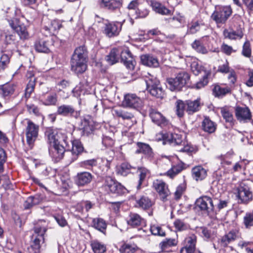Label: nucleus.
I'll use <instances>...</instances> for the list:
<instances>
[{
  "label": "nucleus",
  "mask_w": 253,
  "mask_h": 253,
  "mask_svg": "<svg viewBox=\"0 0 253 253\" xmlns=\"http://www.w3.org/2000/svg\"><path fill=\"white\" fill-rule=\"evenodd\" d=\"M142 63L148 67L157 68L159 66L158 58L152 55L144 54L140 57Z\"/></svg>",
  "instance_id": "nucleus-25"
},
{
  "label": "nucleus",
  "mask_w": 253,
  "mask_h": 253,
  "mask_svg": "<svg viewBox=\"0 0 253 253\" xmlns=\"http://www.w3.org/2000/svg\"><path fill=\"white\" fill-rule=\"evenodd\" d=\"M104 187L108 192L121 195L125 193L126 189L120 183L116 181L111 177H106Z\"/></svg>",
  "instance_id": "nucleus-12"
},
{
  "label": "nucleus",
  "mask_w": 253,
  "mask_h": 253,
  "mask_svg": "<svg viewBox=\"0 0 253 253\" xmlns=\"http://www.w3.org/2000/svg\"><path fill=\"white\" fill-rule=\"evenodd\" d=\"M244 223L246 228L253 226V213H247L244 217Z\"/></svg>",
  "instance_id": "nucleus-59"
},
{
  "label": "nucleus",
  "mask_w": 253,
  "mask_h": 253,
  "mask_svg": "<svg viewBox=\"0 0 253 253\" xmlns=\"http://www.w3.org/2000/svg\"><path fill=\"white\" fill-rule=\"evenodd\" d=\"M139 207L143 209H148L152 207L153 202L148 197L143 196L138 201Z\"/></svg>",
  "instance_id": "nucleus-49"
},
{
  "label": "nucleus",
  "mask_w": 253,
  "mask_h": 253,
  "mask_svg": "<svg viewBox=\"0 0 253 253\" xmlns=\"http://www.w3.org/2000/svg\"><path fill=\"white\" fill-rule=\"evenodd\" d=\"M48 146L64 143L66 148L69 149L70 147L67 143V136L58 131L56 129L48 128L45 132Z\"/></svg>",
  "instance_id": "nucleus-3"
},
{
  "label": "nucleus",
  "mask_w": 253,
  "mask_h": 253,
  "mask_svg": "<svg viewBox=\"0 0 253 253\" xmlns=\"http://www.w3.org/2000/svg\"><path fill=\"white\" fill-rule=\"evenodd\" d=\"M61 22L58 20H52L48 26H45L42 29L46 36L53 35L61 27Z\"/></svg>",
  "instance_id": "nucleus-26"
},
{
  "label": "nucleus",
  "mask_w": 253,
  "mask_h": 253,
  "mask_svg": "<svg viewBox=\"0 0 253 253\" xmlns=\"http://www.w3.org/2000/svg\"><path fill=\"white\" fill-rule=\"evenodd\" d=\"M186 109V103L181 100L176 102V114L179 117H181L184 115V112Z\"/></svg>",
  "instance_id": "nucleus-54"
},
{
  "label": "nucleus",
  "mask_w": 253,
  "mask_h": 253,
  "mask_svg": "<svg viewBox=\"0 0 253 253\" xmlns=\"http://www.w3.org/2000/svg\"><path fill=\"white\" fill-rule=\"evenodd\" d=\"M82 129L84 134H88L91 133L94 129V123L90 119H84L82 122Z\"/></svg>",
  "instance_id": "nucleus-39"
},
{
  "label": "nucleus",
  "mask_w": 253,
  "mask_h": 253,
  "mask_svg": "<svg viewBox=\"0 0 253 253\" xmlns=\"http://www.w3.org/2000/svg\"><path fill=\"white\" fill-rule=\"evenodd\" d=\"M213 91L215 96H220L225 95L227 93L229 92V89L226 87L222 88L217 85L214 87Z\"/></svg>",
  "instance_id": "nucleus-60"
},
{
  "label": "nucleus",
  "mask_w": 253,
  "mask_h": 253,
  "mask_svg": "<svg viewBox=\"0 0 253 253\" xmlns=\"http://www.w3.org/2000/svg\"><path fill=\"white\" fill-rule=\"evenodd\" d=\"M232 13V10L230 5H217L211 17L217 24H223L226 22Z\"/></svg>",
  "instance_id": "nucleus-6"
},
{
  "label": "nucleus",
  "mask_w": 253,
  "mask_h": 253,
  "mask_svg": "<svg viewBox=\"0 0 253 253\" xmlns=\"http://www.w3.org/2000/svg\"><path fill=\"white\" fill-rule=\"evenodd\" d=\"M155 140L158 142L162 141L164 145L169 144L173 146L180 144L182 142L181 134L163 132L157 133L155 136Z\"/></svg>",
  "instance_id": "nucleus-8"
},
{
  "label": "nucleus",
  "mask_w": 253,
  "mask_h": 253,
  "mask_svg": "<svg viewBox=\"0 0 253 253\" xmlns=\"http://www.w3.org/2000/svg\"><path fill=\"white\" fill-rule=\"evenodd\" d=\"M191 69L192 72L195 75H199V73L202 71L205 73V71H209V70L205 69L202 66L200 65L198 60L196 58L192 59V60L191 63Z\"/></svg>",
  "instance_id": "nucleus-46"
},
{
  "label": "nucleus",
  "mask_w": 253,
  "mask_h": 253,
  "mask_svg": "<svg viewBox=\"0 0 253 253\" xmlns=\"http://www.w3.org/2000/svg\"><path fill=\"white\" fill-rule=\"evenodd\" d=\"M192 48L197 52L202 54H207L208 49L204 46L203 43L200 40H195L192 43Z\"/></svg>",
  "instance_id": "nucleus-48"
},
{
  "label": "nucleus",
  "mask_w": 253,
  "mask_h": 253,
  "mask_svg": "<svg viewBox=\"0 0 253 253\" xmlns=\"http://www.w3.org/2000/svg\"><path fill=\"white\" fill-rule=\"evenodd\" d=\"M92 179V174L88 172L78 173L77 175V183L80 186H84L89 183Z\"/></svg>",
  "instance_id": "nucleus-28"
},
{
  "label": "nucleus",
  "mask_w": 253,
  "mask_h": 253,
  "mask_svg": "<svg viewBox=\"0 0 253 253\" xmlns=\"http://www.w3.org/2000/svg\"><path fill=\"white\" fill-rule=\"evenodd\" d=\"M186 188V185L184 183L179 185L176 188V190L174 193V197L176 199H179L181 198L184 191Z\"/></svg>",
  "instance_id": "nucleus-64"
},
{
  "label": "nucleus",
  "mask_w": 253,
  "mask_h": 253,
  "mask_svg": "<svg viewBox=\"0 0 253 253\" xmlns=\"http://www.w3.org/2000/svg\"><path fill=\"white\" fill-rule=\"evenodd\" d=\"M177 244V240L175 239H166L159 244V247L163 252H169V248L175 246Z\"/></svg>",
  "instance_id": "nucleus-38"
},
{
  "label": "nucleus",
  "mask_w": 253,
  "mask_h": 253,
  "mask_svg": "<svg viewBox=\"0 0 253 253\" xmlns=\"http://www.w3.org/2000/svg\"><path fill=\"white\" fill-rule=\"evenodd\" d=\"M198 232L205 240H212L215 237L216 231L211 228L200 227Z\"/></svg>",
  "instance_id": "nucleus-30"
},
{
  "label": "nucleus",
  "mask_w": 253,
  "mask_h": 253,
  "mask_svg": "<svg viewBox=\"0 0 253 253\" xmlns=\"http://www.w3.org/2000/svg\"><path fill=\"white\" fill-rule=\"evenodd\" d=\"M10 62V57L6 54H3L0 59V72L3 71Z\"/></svg>",
  "instance_id": "nucleus-56"
},
{
  "label": "nucleus",
  "mask_w": 253,
  "mask_h": 253,
  "mask_svg": "<svg viewBox=\"0 0 253 253\" xmlns=\"http://www.w3.org/2000/svg\"><path fill=\"white\" fill-rule=\"evenodd\" d=\"M202 127L205 131L211 133L215 130V125L209 118L206 117L202 122Z\"/></svg>",
  "instance_id": "nucleus-40"
},
{
  "label": "nucleus",
  "mask_w": 253,
  "mask_h": 253,
  "mask_svg": "<svg viewBox=\"0 0 253 253\" xmlns=\"http://www.w3.org/2000/svg\"><path fill=\"white\" fill-rule=\"evenodd\" d=\"M127 224L133 227H144L146 225V221L139 214L135 213H130L127 220Z\"/></svg>",
  "instance_id": "nucleus-23"
},
{
  "label": "nucleus",
  "mask_w": 253,
  "mask_h": 253,
  "mask_svg": "<svg viewBox=\"0 0 253 253\" xmlns=\"http://www.w3.org/2000/svg\"><path fill=\"white\" fill-rule=\"evenodd\" d=\"M151 6L153 10L159 14L162 15H169L170 14V11L159 2L152 1L151 2Z\"/></svg>",
  "instance_id": "nucleus-36"
},
{
  "label": "nucleus",
  "mask_w": 253,
  "mask_h": 253,
  "mask_svg": "<svg viewBox=\"0 0 253 253\" xmlns=\"http://www.w3.org/2000/svg\"><path fill=\"white\" fill-rule=\"evenodd\" d=\"M133 169H135V168L132 167L130 164L127 163H123L119 169L118 172L120 173L122 175H125L127 172V170Z\"/></svg>",
  "instance_id": "nucleus-63"
},
{
  "label": "nucleus",
  "mask_w": 253,
  "mask_h": 253,
  "mask_svg": "<svg viewBox=\"0 0 253 253\" xmlns=\"http://www.w3.org/2000/svg\"><path fill=\"white\" fill-rule=\"evenodd\" d=\"M195 204L201 210L206 211L211 217L214 216L213 202L210 197L203 196L198 198L196 200Z\"/></svg>",
  "instance_id": "nucleus-10"
},
{
  "label": "nucleus",
  "mask_w": 253,
  "mask_h": 253,
  "mask_svg": "<svg viewBox=\"0 0 253 253\" xmlns=\"http://www.w3.org/2000/svg\"><path fill=\"white\" fill-rule=\"evenodd\" d=\"M220 164L223 167L226 168L231 164L230 156L228 154L221 155L218 158Z\"/></svg>",
  "instance_id": "nucleus-58"
},
{
  "label": "nucleus",
  "mask_w": 253,
  "mask_h": 253,
  "mask_svg": "<svg viewBox=\"0 0 253 253\" xmlns=\"http://www.w3.org/2000/svg\"><path fill=\"white\" fill-rule=\"evenodd\" d=\"M26 121L27 123L26 127V140L29 146L32 147L38 137L39 126L29 120H26Z\"/></svg>",
  "instance_id": "nucleus-11"
},
{
  "label": "nucleus",
  "mask_w": 253,
  "mask_h": 253,
  "mask_svg": "<svg viewBox=\"0 0 253 253\" xmlns=\"http://www.w3.org/2000/svg\"><path fill=\"white\" fill-rule=\"evenodd\" d=\"M35 78H32L30 80L25 89L26 96L29 97L31 93L34 91L35 85Z\"/></svg>",
  "instance_id": "nucleus-57"
},
{
  "label": "nucleus",
  "mask_w": 253,
  "mask_h": 253,
  "mask_svg": "<svg viewBox=\"0 0 253 253\" xmlns=\"http://www.w3.org/2000/svg\"><path fill=\"white\" fill-rule=\"evenodd\" d=\"M112 113L115 117L121 118L124 120L129 122L127 125L129 127L132 126L136 123L133 115L129 112L125 111L120 108H115L112 110Z\"/></svg>",
  "instance_id": "nucleus-21"
},
{
  "label": "nucleus",
  "mask_w": 253,
  "mask_h": 253,
  "mask_svg": "<svg viewBox=\"0 0 253 253\" xmlns=\"http://www.w3.org/2000/svg\"><path fill=\"white\" fill-rule=\"evenodd\" d=\"M123 102L126 107L137 109L141 108L143 105L142 100L134 94L125 95Z\"/></svg>",
  "instance_id": "nucleus-19"
},
{
  "label": "nucleus",
  "mask_w": 253,
  "mask_h": 253,
  "mask_svg": "<svg viewBox=\"0 0 253 253\" xmlns=\"http://www.w3.org/2000/svg\"><path fill=\"white\" fill-rule=\"evenodd\" d=\"M137 146V149L135 151L136 153H142L149 158H151L153 157L152 149L148 144L138 142Z\"/></svg>",
  "instance_id": "nucleus-31"
},
{
  "label": "nucleus",
  "mask_w": 253,
  "mask_h": 253,
  "mask_svg": "<svg viewBox=\"0 0 253 253\" xmlns=\"http://www.w3.org/2000/svg\"><path fill=\"white\" fill-rule=\"evenodd\" d=\"M15 90V86L11 84H5L0 85V95L6 98L12 95Z\"/></svg>",
  "instance_id": "nucleus-35"
},
{
  "label": "nucleus",
  "mask_w": 253,
  "mask_h": 253,
  "mask_svg": "<svg viewBox=\"0 0 253 253\" xmlns=\"http://www.w3.org/2000/svg\"><path fill=\"white\" fill-rule=\"evenodd\" d=\"M75 112V109L72 106L66 104L58 106L56 111L58 115L64 117L71 116Z\"/></svg>",
  "instance_id": "nucleus-29"
},
{
  "label": "nucleus",
  "mask_w": 253,
  "mask_h": 253,
  "mask_svg": "<svg viewBox=\"0 0 253 253\" xmlns=\"http://www.w3.org/2000/svg\"><path fill=\"white\" fill-rule=\"evenodd\" d=\"M193 178L196 181L202 180L207 175V170L202 166H197L192 169Z\"/></svg>",
  "instance_id": "nucleus-27"
},
{
  "label": "nucleus",
  "mask_w": 253,
  "mask_h": 253,
  "mask_svg": "<svg viewBox=\"0 0 253 253\" xmlns=\"http://www.w3.org/2000/svg\"><path fill=\"white\" fill-rule=\"evenodd\" d=\"M91 246L94 253H106L105 245L97 240L91 241Z\"/></svg>",
  "instance_id": "nucleus-44"
},
{
  "label": "nucleus",
  "mask_w": 253,
  "mask_h": 253,
  "mask_svg": "<svg viewBox=\"0 0 253 253\" xmlns=\"http://www.w3.org/2000/svg\"><path fill=\"white\" fill-rule=\"evenodd\" d=\"M48 150L50 156L54 161L58 162L62 159L65 151L68 149L66 148V145L63 143L55 146H48Z\"/></svg>",
  "instance_id": "nucleus-16"
},
{
  "label": "nucleus",
  "mask_w": 253,
  "mask_h": 253,
  "mask_svg": "<svg viewBox=\"0 0 253 253\" xmlns=\"http://www.w3.org/2000/svg\"><path fill=\"white\" fill-rule=\"evenodd\" d=\"M190 79L189 74L186 72L179 73L175 78L167 79L166 86L171 91L180 90Z\"/></svg>",
  "instance_id": "nucleus-4"
},
{
  "label": "nucleus",
  "mask_w": 253,
  "mask_h": 253,
  "mask_svg": "<svg viewBox=\"0 0 253 253\" xmlns=\"http://www.w3.org/2000/svg\"><path fill=\"white\" fill-rule=\"evenodd\" d=\"M100 162L104 163L106 166H108L109 165V161L107 159L96 158L82 161L79 164V165L81 168L90 170L93 167H97L98 165H100Z\"/></svg>",
  "instance_id": "nucleus-22"
},
{
  "label": "nucleus",
  "mask_w": 253,
  "mask_h": 253,
  "mask_svg": "<svg viewBox=\"0 0 253 253\" xmlns=\"http://www.w3.org/2000/svg\"><path fill=\"white\" fill-rule=\"evenodd\" d=\"M211 75L210 71H205V74L203 76V78L202 80L199 81L196 84V88L197 89H200L205 85H206L208 82V77Z\"/></svg>",
  "instance_id": "nucleus-52"
},
{
  "label": "nucleus",
  "mask_w": 253,
  "mask_h": 253,
  "mask_svg": "<svg viewBox=\"0 0 253 253\" xmlns=\"http://www.w3.org/2000/svg\"><path fill=\"white\" fill-rule=\"evenodd\" d=\"M67 143L70 147V151L72 155V158L71 162L75 161L79 155H80L84 150V147L81 141L78 139L71 140L67 137Z\"/></svg>",
  "instance_id": "nucleus-17"
},
{
  "label": "nucleus",
  "mask_w": 253,
  "mask_h": 253,
  "mask_svg": "<svg viewBox=\"0 0 253 253\" xmlns=\"http://www.w3.org/2000/svg\"><path fill=\"white\" fill-rule=\"evenodd\" d=\"M196 242V237L195 235L192 234L186 237L185 239V245L193 247L195 249Z\"/></svg>",
  "instance_id": "nucleus-61"
},
{
  "label": "nucleus",
  "mask_w": 253,
  "mask_h": 253,
  "mask_svg": "<svg viewBox=\"0 0 253 253\" xmlns=\"http://www.w3.org/2000/svg\"><path fill=\"white\" fill-rule=\"evenodd\" d=\"M241 238V233L238 229H233L226 232L219 239L220 245L224 247Z\"/></svg>",
  "instance_id": "nucleus-13"
},
{
  "label": "nucleus",
  "mask_w": 253,
  "mask_h": 253,
  "mask_svg": "<svg viewBox=\"0 0 253 253\" xmlns=\"http://www.w3.org/2000/svg\"><path fill=\"white\" fill-rule=\"evenodd\" d=\"M121 58V62L129 70L134 67L135 61L131 57L128 49L125 46H119L113 48L106 56V60L110 65L118 62Z\"/></svg>",
  "instance_id": "nucleus-1"
},
{
  "label": "nucleus",
  "mask_w": 253,
  "mask_h": 253,
  "mask_svg": "<svg viewBox=\"0 0 253 253\" xmlns=\"http://www.w3.org/2000/svg\"><path fill=\"white\" fill-rule=\"evenodd\" d=\"M234 194L240 204H247L253 199V194L250 188L245 182L241 183L234 189Z\"/></svg>",
  "instance_id": "nucleus-7"
},
{
  "label": "nucleus",
  "mask_w": 253,
  "mask_h": 253,
  "mask_svg": "<svg viewBox=\"0 0 253 253\" xmlns=\"http://www.w3.org/2000/svg\"><path fill=\"white\" fill-rule=\"evenodd\" d=\"M8 21L10 26L18 34L21 39L25 40L28 38L29 34L26 27L24 25H20L17 18L8 19Z\"/></svg>",
  "instance_id": "nucleus-14"
},
{
  "label": "nucleus",
  "mask_w": 253,
  "mask_h": 253,
  "mask_svg": "<svg viewBox=\"0 0 253 253\" xmlns=\"http://www.w3.org/2000/svg\"><path fill=\"white\" fill-rule=\"evenodd\" d=\"M186 111L189 114H193L199 111L200 106V100L197 99L194 101L187 100L186 101Z\"/></svg>",
  "instance_id": "nucleus-37"
},
{
  "label": "nucleus",
  "mask_w": 253,
  "mask_h": 253,
  "mask_svg": "<svg viewBox=\"0 0 253 253\" xmlns=\"http://www.w3.org/2000/svg\"><path fill=\"white\" fill-rule=\"evenodd\" d=\"M221 113L224 119L226 122L232 123L234 120L232 113L227 108H222L221 109Z\"/></svg>",
  "instance_id": "nucleus-53"
},
{
  "label": "nucleus",
  "mask_w": 253,
  "mask_h": 253,
  "mask_svg": "<svg viewBox=\"0 0 253 253\" xmlns=\"http://www.w3.org/2000/svg\"><path fill=\"white\" fill-rule=\"evenodd\" d=\"M46 231V228L40 224H37L34 227L35 234L33 235L34 239L31 245V249L34 253H39L41 243L44 242L43 235Z\"/></svg>",
  "instance_id": "nucleus-9"
},
{
  "label": "nucleus",
  "mask_w": 253,
  "mask_h": 253,
  "mask_svg": "<svg viewBox=\"0 0 253 253\" xmlns=\"http://www.w3.org/2000/svg\"><path fill=\"white\" fill-rule=\"evenodd\" d=\"M58 101V96L56 93H50L45 96V97L40 100L42 104L50 106H55Z\"/></svg>",
  "instance_id": "nucleus-32"
},
{
  "label": "nucleus",
  "mask_w": 253,
  "mask_h": 253,
  "mask_svg": "<svg viewBox=\"0 0 253 253\" xmlns=\"http://www.w3.org/2000/svg\"><path fill=\"white\" fill-rule=\"evenodd\" d=\"M35 48L39 52L46 53L49 51L48 43L44 39L37 41L35 44Z\"/></svg>",
  "instance_id": "nucleus-42"
},
{
  "label": "nucleus",
  "mask_w": 253,
  "mask_h": 253,
  "mask_svg": "<svg viewBox=\"0 0 253 253\" xmlns=\"http://www.w3.org/2000/svg\"><path fill=\"white\" fill-rule=\"evenodd\" d=\"M183 167L181 165L172 166L171 169L166 172V175L170 178H173L176 175L181 171Z\"/></svg>",
  "instance_id": "nucleus-50"
},
{
  "label": "nucleus",
  "mask_w": 253,
  "mask_h": 253,
  "mask_svg": "<svg viewBox=\"0 0 253 253\" xmlns=\"http://www.w3.org/2000/svg\"><path fill=\"white\" fill-rule=\"evenodd\" d=\"M150 231L152 234L159 236H165V232L162 228L158 225H151L150 228Z\"/></svg>",
  "instance_id": "nucleus-55"
},
{
  "label": "nucleus",
  "mask_w": 253,
  "mask_h": 253,
  "mask_svg": "<svg viewBox=\"0 0 253 253\" xmlns=\"http://www.w3.org/2000/svg\"><path fill=\"white\" fill-rule=\"evenodd\" d=\"M101 6L110 10L118 9L121 6V0H102Z\"/></svg>",
  "instance_id": "nucleus-33"
},
{
  "label": "nucleus",
  "mask_w": 253,
  "mask_h": 253,
  "mask_svg": "<svg viewBox=\"0 0 253 253\" xmlns=\"http://www.w3.org/2000/svg\"><path fill=\"white\" fill-rule=\"evenodd\" d=\"M122 29L120 22H107L104 24L103 33L108 37L112 38L119 35Z\"/></svg>",
  "instance_id": "nucleus-15"
},
{
  "label": "nucleus",
  "mask_w": 253,
  "mask_h": 253,
  "mask_svg": "<svg viewBox=\"0 0 253 253\" xmlns=\"http://www.w3.org/2000/svg\"><path fill=\"white\" fill-rule=\"evenodd\" d=\"M242 54L246 57H250L251 55L250 43L248 41H246L243 45Z\"/></svg>",
  "instance_id": "nucleus-62"
},
{
  "label": "nucleus",
  "mask_w": 253,
  "mask_h": 253,
  "mask_svg": "<svg viewBox=\"0 0 253 253\" xmlns=\"http://www.w3.org/2000/svg\"><path fill=\"white\" fill-rule=\"evenodd\" d=\"M235 115L240 122H245L251 119V113L247 107H237L235 109Z\"/></svg>",
  "instance_id": "nucleus-24"
},
{
  "label": "nucleus",
  "mask_w": 253,
  "mask_h": 253,
  "mask_svg": "<svg viewBox=\"0 0 253 253\" xmlns=\"http://www.w3.org/2000/svg\"><path fill=\"white\" fill-rule=\"evenodd\" d=\"M149 116L152 121L161 127L167 126L169 124L168 120L160 112L154 109H150Z\"/></svg>",
  "instance_id": "nucleus-20"
},
{
  "label": "nucleus",
  "mask_w": 253,
  "mask_h": 253,
  "mask_svg": "<svg viewBox=\"0 0 253 253\" xmlns=\"http://www.w3.org/2000/svg\"><path fill=\"white\" fill-rule=\"evenodd\" d=\"M148 74V76L145 79L147 89L152 96L157 98H163L164 92L160 85L159 81L153 75Z\"/></svg>",
  "instance_id": "nucleus-5"
},
{
  "label": "nucleus",
  "mask_w": 253,
  "mask_h": 253,
  "mask_svg": "<svg viewBox=\"0 0 253 253\" xmlns=\"http://www.w3.org/2000/svg\"><path fill=\"white\" fill-rule=\"evenodd\" d=\"M182 142L180 144L178 145H183V147L181 149L180 151L182 152H187L188 153H196L198 151V147L193 145L191 143H187L185 144V142L183 141L184 138L182 136Z\"/></svg>",
  "instance_id": "nucleus-47"
},
{
  "label": "nucleus",
  "mask_w": 253,
  "mask_h": 253,
  "mask_svg": "<svg viewBox=\"0 0 253 253\" xmlns=\"http://www.w3.org/2000/svg\"><path fill=\"white\" fill-rule=\"evenodd\" d=\"M93 227L103 233H105L107 224L102 218H97L92 220Z\"/></svg>",
  "instance_id": "nucleus-43"
},
{
  "label": "nucleus",
  "mask_w": 253,
  "mask_h": 253,
  "mask_svg": "<svg viewBox=\"0 0 253 253\" xmlns=\"http://www.w3.org/2000/svg\"><path fill=\"white\" fill-rule=\"evenodd\" d=\"M42 200V197L40 195H36L34 196L28 197L25 203V207L29 209L34 205L40 204Z\"/></svg>",
  "instance_id": "nucleus-41"
},
{
  "label": "nucleus",
  "mask_w": 253,
  "mask_h": 253,
  "mask_svg": "<svg viewBox=\"0 0 253 253\" xmlns=\"http://www.w3.org/2000/svg\"><path fill=\"white\" fill-rule=\"evenodd\" d=\"M137 170L139 172V179L137 188L139 189L144 180L147 176H149L150 173L149 170L144 167H138Z\"/></svg>",
  "instance_id": "nucleus-45"
},
{
  "label": "nucleus",
  "mask_w": 253,
  "mask_h": 253,
  "mask_svg": "<svg viewBox=\"0 0 253 253\" xmlns=\"http://www.w3.org/2000/svg\"><path fill=\"white\" fill-rule=\"evenodd\" d=\"M223 34L225 38L231 40H240L243 37V33L241 30L233 31L225 29Z\"/></svg>",
  "instance_id": "nucleus-34"
},
{
  "label": "nucleus",
  "mask_w": 253,
  "mask_h": 253,
  "mask_svg": "<svg viewBox=\"0 0 253 253\" xmlns=\"http://www.w3.org/2000/svg\"><path fill=\"white\" fill-rule=\"evenodd\" d=\"M153 187L159 193L161 199L165 201L170 192L167 185L162 180L156 179L153 182Z\"/></svg>",
  "instance_id": "nucleus-18"
},
{
  "label": "nucleus",
  "mask_w": 253,
  "mask_h": 253,
  "mask_svg": "<svg viewBox=\"0 0 253 253\" xmlns=\"http://www.w3.org/2000/svg\"><path fill=\"white\" fill-rule=\"evenodd\" d=\"M87 53L84 46L76 48L71 60V70L76 74H82L87 68Z\"/></svg>",
  "instance_id": "nucleus-2"
},
{
  "label": "nucleus",
  "mask_w": 253,
  "mask_h": 253,
  "mask_svg": "<svg viewBox=\"0 0 253 253\" xmlns=\"http://www.w3.org/2000/svg\"><path fill=\"white\" fill-rule=\"evenodd\" d=\"M136 250L135 245L129 244H123L120 249V253H134Z\"/></svg>",
  "instance_id": "nucleus-51"
}]
</instances>
